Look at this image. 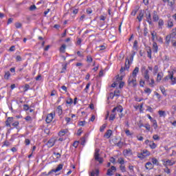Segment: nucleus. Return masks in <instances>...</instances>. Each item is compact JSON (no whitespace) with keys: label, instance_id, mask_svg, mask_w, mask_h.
I'll return each instance as SVG.
<instances>
[{"label":"nucleus","instance_id":"1","mask_svg":"<svg viewBox=\"0 0 176 176\" xmlns=\"http://www.w3.org/2000/svg\"><path fill=\"white\" fill-rule=\"evenodd\" d=\"M164 82L170 80L172 85H176V78L174 77V72H168V75L164 78Z\"/></svg>","mask_w":176,"mask_h":176},{"label":"nucleus","instance_id":"2","mask_svg":"<svg viewBox=\"0 0 176 176\" xmlns=\"http://www.w3.org/2000/svg\"><path fill=\"white\" fill-rule=\"evenodd\" d=\"M128 85L135 87L137 86V77L130 75L128 79Z\"/></svg>","mask_w":176,"mask_h":176},{"label":"nucleus","instance_id":"3","mask_svg":"<svg viewBox=\"0 0 176 176\" xmlns=\"http://www.w3.org/2000/svg\"><path fill=\"white\" fill-rule=\"evenodd\" d=\"M134 60V55H131L129 59V58H126L125 60V68L126 71H129L130 69V65L133 64V61Z\"/></svg>","mask_w":176,"mask_h":176},{"label":"nucleus","instance_id":"4","mask_svg":"<svg viewBox=\"0 0 176 176\" xmlns=\"http://www.w3.org/2000/svg\"><path fill=\"white\" fill-rule=\"evenodd\" d=\"M94 159L95 160H96V162H98L100 164L103 163L104 159L100 157V150L96 149L95 153H94Z\"/></svg>","mask_w":176,"mask_h":176},{"label":"nucleus","instance_id":"5","mask_svg":"<svg viewBox=\"0 0 176 176\" xmlns=\"http://www.w3.org/2000/svg\"><path fill=\"white\" fill-rule=\"evenodd\" d=\"M64 167V164H60L58 165L56 169H52L48 173V175L53 174V173H58V171H61V169Z\"/></svg>","mask_w":176,"mask_h":176},{"label":"nucleus","instance_id":"6","mask_svg":"<svg viewBox=\"0 0 176 176\" xmlns=\"http://www.w3.org/2000/svg\"><path fill=\"white\" fill-rule=\"evenodd\" d=\"M162 162L165 167H168V166H174V164H175V162H173L170 160H167L166 161L163 160Z\"/></svg>","mask_w":176,"mask_h":176},{"label":"nucleus","instance_id":"7","mask_svg":"<svg viewBox=\"0 0 176 176\" xmlns=\"http://www.w3.org/2000/svg\"><path fill=\"white\" fill-rule=\"evenodd\" d=\"M116 111H117V112H120V113H122V112H123V107H122V105H118V106L114 107L112 109L111 112H112V113H115V112H116Z\"/></svg>","mask_w":176,"mask_h":176},{"label":"nucleus","instance_id":"8","mask_svg":"<svg viewBox=\"0 0 176 176\" xmlns=\"http://www.w3.org/2000/svg\"><path fill=\"white\" fill-rule=\"evenodd\" d=\"M55 144H56V139L52 138L48 140L47 145L48 148H52V146H54Z\"/></svg>","mask_w":176,"mask_h":176},{"label":"nucleus","instance_id":"9","mask_svg":"<svg viewBox=\"0 0 176 176\" xmlns=\"http://www.w3.org/2000/svg\"><path fill=\"white\" fill-rule=\"evenodd\" d=\"M115 171H116V167L112 166L111 168L107 170V175L112 176L113 175V173H115Z\"/></svg>","mask_w":176,"mask_h":176},{"label":"nucleus","instance_id":"10","mask_svg":"<svg viewBox=\"0 0 176 176\" xmlns=\"http://www.w3.org/2000/svg\"><path fill=\"white\" fill-rule=\"evenodd\" d=\"M146 20L147 23H148L149 25H152V16L151 15V12H148L146 14Z\"/></svg>","mask_w":176,"mask_h":176},{"label":"nucleus","instance_id":"11","mask_svg":"<svg viewBox=\"0 0 176 176\" xmlns=\"http://www.w3.org/2000/svg\"><path fill=\"white\" fill-rule=\"evenodd\" d=\"M54 116H53V113H49L47 117H46V119H45V122L46 123H51V122L53 120V118H54Z\"/></svg>","mask_w":176,"mask_h":176},{"label":"nucleus","instance_id":"12","mask_svg":"<svg viewBox=\"0 0 176 176\" xmlns=\"http://www.w3.org/2000/svg\"><path fill=\"white\" fill-rule=\"evenodd\" d=\"M139 72H140V67H135V69L133 70L132 74H131L130 75L137 78V75H138Z\"/></svg>","mask_w":176,"mask_h":176},{"label":"nucleus","instance_id":"13","mask_svg":"<svg viewBox=\"0 0 176 176\" xmlns=\"http://www.w3.org/2000/svg\"><path fill=\"white\" fill-rule=\"evenodd\" d=\"M151 36L153 42H155V41H157V38H159V36H157V33H156V32L155 31L151 32Z\"/></svg>","mask_w":176,"mask_h":176},{"label":"nucleus","instance_id":"14","mask_svg":"<svg viewBox=\"0 0 176 176\" xmlns=\"http://www.w3.org/2000/svg\"><path fill=\"white\" fill-rule=\"evenodd\" d=\"M124 156H129L130 155H133V153L131 152V149H124L122 152Z\"/></svg>","mask_w":176,"mask_h":176},{"label":"nucleus","instance_id":"15","mask_svg":"<svg viewBox=\"0 0 176 176\" xmlns=\"http://www.w3.org/2000/svg\"><path fill=\"white\" fill-rule=\"evenodd\" d=\"M153 50L154 53H157L159 50V46H157V43L155 41L153 42Z\"/></svg>","mask_w":176,"mask_h":176},{"label":"nucleus","instance_id":"16","mask_svg":"<svg viewBox=\"0 0 176 176\" xmlns=\"http://www.w3.org/2000/svg\"><path fill=\"white\" fill-rule=\"evenodd\" d=\"M144 78L146 82H149V70H145L144 73Z\"/></svg>","mask_w":176,"mask_h":176},{"label":"nucleus","instance_id":"17","mask_svg":"<svg viewBox=\"0 0 176 176\" xmlns=\"http://www.w3.org/2000/svg\"><path fill=\"white\" fill-rule=\"evenodd\" d=\"M158 115L160 118H166V116H167V113H166V111L163 110L158 111Z\"/></svg>","mask_w":176,"mask_h":176},{"label":"nucleus","instance_id":"18","mask_svg":"<svg viewBox=\"0 0 176 176\" xmlns=\"http://www.w3.org/2000/svg\"><path fill=\"white\" fill-rule=\"evenodd\" d=\"M56 112L59 116H61V115H63V107L61 105L57 107Z\"/></svg>","mask_w":176,"mask_h":176},{"label":"nucleus","instance_id":"19","mask_svg":"<svg viewBox=\"0 0 176 176\" xmlns=\"http://www.w3.org/2000/svg\"><path fill=\"white\" fill-rule=\"evenodd\" d=\"M142 153H143V156H144V158L148 157V156H151V152L146 149L142 150Z\"/></svg>","mask_w":176,"mask_h":176},{"label":"nucleus","instance_id":"20","mask_svg":"<svg viewBox=\"0 0 176 176\" xmlns=\"http://www.w3.org/2000/svg\"><path fill=\"white\" fill-rule=\"evenodd\" d=\"M142 19H144V12H140L137 16V20H138L139 23L142 21Z\"/></svg>","mask_w":176,"mask_h":176},{"label":"nucleus","instance_id":"21","mask_svg":"<svg viewBox=\"0 0 176 176\" xmlns=\"http://www.w3.org/2000/svg\"><path fill=\"white\" fill-rule=\"evenodd\" d=\"M99 175H100V170L98 169L92 170L90 173V176H98Z\"/></svg>","mask_w":176,"mask_h":176},{"label":"nucleus","instance_id":"22","mask_svg":"<svg viewBox=\"0 0 176 176\" xmlns=\"http://www.w3.org/2000/svg\"><path fill=\"white\" fill-rule=\"evenodd\" d=\"M112 135V130L109 129L107 131L104 133L105 138H111V136Z\"/></svg>","mask_w":176,"mask_h":176},{"label":"nucleus","instance_id":"23","mask_svg":"<svg viewBox=\"0 0 176 176\" xmlns=\"http://www.w3.org/2000/svg\"><path fill=\"white\" fill-rule=\"evenodd\" d=\"M145 167L146 170H152V168H153V165L152 164L151 162H147L145 164Z\"/></svg>","mask_w":176,"mask_h":176},{"label":"nucleus","instance_id":"24","mask_svg":"<svg viewBox=\"0 0 176 176\" xmlns=\"http://www.w3.org/2000/svg\"><path fill=\"white\" fill-rule=\"evenodd\" d=\"M148 146H150L151 149H156V148H157V144L153 142V141H151Z\"/></svg>","mask_w":176,"mask_h":176},{"label":"nucleus","instance_id":"25","mask_svg":"<svg viewBox=\"0 0 176 176\" xmlns=\"http://www.w3.org/2000/svg\"><path fill=\"white\" fill-rule=\"evenodd\" d=\"M162 1H163V2H164V3L168 2V5L169 6H173L174 5V3H175L174 0H162Z\"/></svg>","mask_w":176,"mask_h":176},{"label":"nucleus","instance_id":"26","mask_svg":"<svg viewBox=\"0 0 176 176\" xmlns=\"http://www.w3.org/2000/svg\"><path fill=\"white\" fill-rule=\"evenodd\" d=\"M170 42H171V35H167L165 38V43L170 45Z\"/></svg>","mask_w":176,"mask_h":176},{"label":"nucleus","instance_id":"27","mask_svg":"<svg viewBox=\"0 0 176 176\" xmlns=\"http://www.w3.org/2000/svg\"><path fill=\"white\" fill-rule=\"evenodd\" d=\"M163 78V72H160L157 75V82H160Z\"/></svg>","mask_w":176,"mask_h":176},{"label":"nucleus","instance_id":"28","mask_svg":"<svg viewBox=\"0 0 176 176\" xmlns=\"http://www.w3.org/2000/svg\"><path fill=\"white\" fill-rule=\"evenodd\" d=\"M65 49H67V45L65 44H63L59 49L60 53H65Z\"/></svg>","mask_w":176,"mask_h":176},{"label":"nucleus","instance_id":"29","mask_svg":"<svg viewBox=\"0 0 176 176\" xmlns=\"http://www.w3.org/2000/svg\"><path fill=\"white\" fill-rule=\"evenodd\" d=\"M67 133H68L67 129H63L59 132L58 135H60V137H63V135H65Z\"/></svg>","mask_w":176,"mask_h":176},{"label":"nucleus","instance_id":"30","mask_svg":"<svg viewBox=\"0 0 176 176\" xmlns=\"http://www.w3.org/2000/svg\"><path fill=\"white\" fill-rule=\"evenodd\" d=\"M9 78H10V72H6L4 74V79L8 80Z\"/></svg>","mask_w":176,"mask_h":176},{"label":"nucleus","instance_id":"31","mask_svg":"<svg viewBox=\"0 0 176 176\" xmlns=\"http://www.w3.org/2000/svg\"><path fill=\"white\" fill-rule=\"evenodd\" d=\"M151 162L153 164H155V166H159V161L157 160V159L153 157L151 159Z\"/></svg>","mask_w":176,"mask_h":176},{"label":"nucleus","instance_id":"32","mask_svg":"<svg viewBox=\"0 0 176 176\" xmlns=\"http://www.w3.org/2000/svg\"><path fill=\"white\" fill-rule=\"evenodd\" d=\"M153 140H154V141H160V136L157 134H154L153 135Z\"/></svg>","mask_w":176,"mask_h":176},{"label":"nucleus","instance_id":"33","mask_svg":"<svg viewBox=\"0 0 176 176\" xmlns=\"http://www.w3.org/2000/svg\"><path fill=\"white\" fill-rule=\"evenodd\" d=\"M119 164H120V166H123V164H124V159L123 157H120L118 158V160Z\"/></svg>","mask_w":176,"mask_h":176},{"label":"nucleus","instance_id":"34","mask_svg":"<svg viewBox=\"0 0 176 176\" xmlns=\"http://www.w3.org/2000/svg\"><path fill=\"white\" fill-rule=\"evenodd\" d=\"M133 49H135V50H138V41L137 40H135L133 42Z\"/></svg>","mask_w":176,"mask_h":176},{"label":"nucleus","instance_id":"35","mask_svg":"<svg viewBox=\"0 0 176 176\" xmlns=\"http://www.w3.org/2000/svg\"><path fill=\"white\" fill-rule=\"evenodd\" d=\"M142 127H145L147 131H151V124H149L148 123L144 124V125H142Z\"/></svg>","mask_w":176,"mask_h":176},{"label":"nucleus","instance_id":"36","mask_svg":"<svg viewBox=\"0 0 176 176\" xmlns=\"http://www.w3.org/2000/svg\"><path fill=\"white\" fill-rule=\"evenodd\" d=\"M160 89L161 92L162 93L163 96H164L166 97V96H167V93L166 92V89H164V87H160Z\"/></svg>","mask_w":176,"mask_h":176},{"label":"nucleus","instance_id":"37","mask_svg":"<svg viewBox=\"0 0 176 176\" xmlns=\"http://www.w3.org/2000/svg\"><path fill=\"white\" fill-rule=\"evenodd\" d=\"M153 123V127L155 130H157L158 126H157V121L156 120H154V121L152 122Z\"/></svg>","mask_w":176,"mask_h":176},{"label":"nucleus","instance_id":"38","mask_svg":"<svg viewBox=\"0 0 176 176\" xmlns=\"http://www.w3.org/2000/svg\"><path fill=\"white\" fill-rule=\"evenodd\" d=\"M168 27H169V28H171V27H174V23H173V19H169L168 21Z\"/></svg>","mask_w":176,"mask_h":176},{"label":"nucleus","instance_id":"39","mask_svg":"<svg viewBox=\"0 0 176 176\" xmlns=\"http://www.w3.org/2000/svg\"><path fill=\"white\" fill-rule=\"evenodd\" d=\"M138 157L139 159H141V160L145 159V156H144V154L142 153V151H141V153H138Z\"/></svg>","mask_w":176,"mask_h":176},{"label":"nucleus","instance_id":"40","mask_svg":"<svg viewBox=\"0 0 176 176\" xmlns=\"http://www.w3.org/2000/svg\"><path fill=\"white\" fill-rule=\"evenodd\" d=\"M153 21H159V15L157 14L154 13L153 15Z\"/></svg>","mask_w":176,"mask_h":176},{"label":"nucleus","instance_id":"41","mask_svg":"<svg viewBox=\"0 0 176 176\" xmlns=\"http://www.w3.org/2000/svg\"><path fill=\"white\" fill-rule=\"evenodd\" d=\"M107 128V124H103L100 128V132L102 133L104 132V130H105V129Z\"/></svg>","mask_w":176,"mask_h":176},{"label":"nucleus","instance_id":"42","mask_svg":"<svg viewBox=\"0 0 176 176\" xmlns=\"http://www.w3.org/2000/svg\"><path fill=\"white\" fill-rule=\"evenodd\" d=\"M87 63H93V57L91 56H87Z\"/></svg>","mask_w":176,"mask_h":176},{"label":"nucleus","instance_id":"43","mask_svg":"<svg viewBox=\"0 0 176 176\" xmlns=\"http://www.w3.org/2000/svg\"><path fill=\"white\" fill-rule=\"evenodd\" d=\"M116 118V113H113L112 114L110 115L109 117V120H115V118Z\"/></svg>","mask_w":176,"mask_h":176},{"label":"nucleus","instance_id":"44","mask_svg":"<svg viewBox=\"0 0 176 176\" xmlns=\"http://www.w3.org/2000/svg\"><path fill=\"white\" fill-rule=\"evenodd\" d=\"M159 72V67L157 65H155L153 69V75H156L157 72Z\"/></svg>","mask_w":176,"mask_h":176},{"label":"nucleus","instance_id":"45","mask_svg":"<svg viewBox=\"0 0 176 176\" xmlns=\"http://www.w3.org/2000/svg\"><path fill=\"white\" fill-rule=\"evenodd\" d=\"M147 57H148V58H152V50H151V49L148 50Z\"/></svg>","mask_w":176,"mask_h":176},{"label":"nucleus","instance_id":"46","mask_svg":"<svg viewBox=\"0 0 176 176\" xmlns=\"http://www.w3.org/2000/svg\"><path fill=\"white\" fill-rule=\"evenodd\" d=\"M77 56L78 57H80L81 58H83V57H85V55L83 54V52H82L80 51L77 52Z\"/></svg>","mask_w":176,"mask_h":176},{"label":"nucleus","instance_id":"47","mask_svg":"<svg viewBox=\"0 0 176 176\" xmlns=\"http://www.w3.org/2000/svg\"><path fill=\"white\" fill-rule=\"evenodd\" d=\"M90 85H91L90 82L87 84V85H86V87H85V88L84 89V91H85V93H87L88 91H89V89H90Z\"/></svg>","mask_w":176,"mask_h":176},{"label":"nucleus","instance_id":"48","mask_svg":"<svg viewBox=\"0 0 176 176\" xmlns=\"http://www.w3.org/2000/svg\"><path fill=\"white\" fill-rule=\"evenodd\" d=\"M76 45L77 46H81V45H82V38H78Z\"/></svg>","mask_w":176,"mask_h":176},{"label":"nucleus","instance_id":"49","mask_svg":"<svg viewBox=\"0 0 176 176\" xmlns=\"http://www.w3.org/2000/svg\"><path fill=\"white\" fill-rule=\"evenodd\" d=\"M144 93L149 95L151 93H152V89H151V88H146L144 89Z\"/></svg>","mask_w":176,"mask_h":176},{"label":"nucleus","instance_id":"50","mask_svg":"<svg viewBox=\"0 0 176 176\" xmlns=\"http://www.w3.org/2000/svg\"><path fill=\"white\" fill-rule=\"evenodd\" d=\"M120 170L122 171V173H126V166L120 165Z\"/></svg>","mask_w":176,"mask_h":176},{"label":"nucleus","instance_id":"51","mask_svg":"<svg viewBox=\"0 0 176 176\" xmlns=\"http://www.w3.org/2000/svg\"><path fill=\"white\" fill-rule=\"evenodd\" d=\"M158 25L160 27H163V25H164V21H163V19H160L159 20Z\"/></svg>","mask_w":176,"mask_h":176},{"label":"nucleus","instance_id":"52","mask_svg":"<svg viewBox=\"0 0 176 176\" xmlns=\"http://www.w3.org/2000/svg\"><path fill=\"white\" fill-rule=\"evenodd\" d=\"M74 102V100H72V98H69L66 100V104H68L69 105H71Z\"/></svg>","mask_w":176,"mask_h":176},{"label":"nucleus","instance_id":"53","mask_svg":"<svg viewBox=\"0 0 176 176\" xmlns=\"http://www.w3.org/2000/svg\"><path fill=\"white\" fill-rule=\"evenodd\" d=\"M164 173H166V174H170L171 173V170L167 166H166V168L164 170Z\"/></svg>","mask_w":176,"mask_h":176},{"label":"nucleus","instance_id":"54","mask_svg":"<svg viewBox=\"0 0 176 176\" xmlns=\"http://www.w3.org/2000/svg\"><path fill=\"white\" fill-rule=\"evenodd\" d=\"M25 120H26V122H31V121H32V118H31V116H26L25 118Z\"/></svg>","mask_w":176,"mask_h":176},{"label":"nucleus","instance_id":"55","mask_svg":"<svg viewBox=\"0 0 176 176\" xmlns=\"http://www.w3.org/2000/svg\"><path fill=\"white\" fill-rule=\"evenodd\" d=\"M53 153L55 156H56V159H60V157H61V154H60L59 153L54 152Z\"/></svg>","mask_w":176,"mask_h":176},{"label":"nucleus","instance_id":"56","mask_svg":"<svg viewBox=\"0 0 176 176\" xmlns=\"http://www.w3.org/2000/svg\"><path fill=\"white\" fill-rule=\"evenodd\" d=\"M114 96H116V97H119V96H120V91H119V90L115 91Z\"/></svg>","mask_w":176,"mask_h":176},{"label":"nucleus","instance_id":"57","mask_svg":"<svg viewBox=\"0 0 176 176\" xmlns=\"http://www.w3.org/2000/svg\"><path fill=\"white\" fill-rule=\"evenodd\" d=\"M169 35H170V38H172V36H173V38H175L176 31L173 30V32Z\"/></svg>","mask_w":176,"mask_h":176},{"label":"nucleus","instance_id":"58","mask_svg":"<svg viewBox=\"0 0 176 176\" xmlns=\"http://www.w3.org/2000/svg\"><path fill=\"white\" fill-rule=\"evenodd\" d=\"M6 121L8 122V123H12V122H13V117L8 118Z\"/></svg>","mask_w":176,"mask_h":176},{"label":"nucleus","instance_id":"59","mask_svg":"<svg viewBox=\"0 0 176 176\" xmlns=\"http://www.w3.org/2000/svg\"><path fill=\"white\" fill-rule=\"evenodd\" d=\"M85 19H86V15H85V14H82V15L80 17V21H85Z\"/></svg>","mask_w":176,"mask_h":176},{"label":"nucleus","instance_id":"60","mask_svg":"<svg viewBox=\"0 0 176 176\" xmlns=\"http://www.w3.org/2000/svg\"><path fill=\"white\" fill-rule=\"evenodd\" d=\"M23 109L24 111H28V109H30V106H28V104H23Z\"/></svg>","mask_w":176,"mask_h":176},{"label":"nucleus","instance_id":"61","mask_svg":"<svg viewBox=\"0 0 176 176\" xmlns=\"http://www.w3.org/2000/svg\"><path fill=\"white\" fill-rule=\"evenodd\" d=\"M36 9V5H32L30 7V10H35Z\"/></svg>","mask_w":176,"mask_h":176},{"label":"nucleus","instance_id":"62","mask_svg":"<svg viewBox=\"0 0 176 176\" xmlns=\"http://www.w3.org/2000/svg\"><path fill=\"white\" fill-rule=\"evenodd\" d=\"M78 124H79L80 126H85V124H86V121H80V122H78Z\"/></svg>","mask_w":176,"mask_h":176},{"label":"nucleus","instance_id":"63","mask_svg":"<svg viewBox=\"0 0 176 176\" xmlns=\"http://www.w3.org/2000/svg\"><path fill=\"white\" fill-rule=\"evenodd\" d=\"M156 41H158L160 43H163V38L161 36H158V38Z\"/></svg>","mask_w":176,"mask_h":176},{"label":"nucleus","instance_id":"64","mask_svg":"<svg viewBox=\"0 0 176 176\" xmlns=\"http://www.w3.org/2000/svg\"><path fill=\"white\" fill-rule=\"evenodd\" d=\"M15 27H16V28H20L21 27V23H15Z\"/></svg>","mask_w":176,"mask_h":176}]
</instances>
